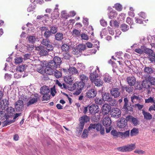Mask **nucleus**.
Segmentation results:
<instances>
[{
    "label": "nucleus",
    "instance_id": "nucleus-37",
    "mask_svg": "<svg viewBox=\"0 0 155 155\" xmlns=\"http://www.w3.org/2000/svg\"><path fill=\"white\" fill-rule=\"evenodd\" d=\"M49 30L52 34H54L57 31L58 28L55 26H51L50 27Z\"/></svg>",
    "mask_w": 155,
    "mask_h": 155
},
{
    "label": "nucleus",
    "instance_id": "nucleus-63",
    "mask_svg": "<svg viewBox=\"0 0 155 155\" xmlns=\"http://www.w3.org/2000/svg\"><path fill=\"white\" fill-rule=\"evenodd\" d=\"M153 53V52L152 53ZM152 54L153 53H152V54H150V56L149 57V59H150V61H151L152 62H153V61H154V62H155V58L153 56H152Z\"/></svg>",
    "mask_w": 155,
    "mask_h": 155
},
{
    "label": "nucleus",
    "instance_id": "nucleus-61",
    "mask_svg": "<svg viewBox=\"0 0 155 155\" xmlns=\"http://www.w3.org/2000/svg\"><path fill=\"white\" fill-rule=\"evenodd\" d=\"M134 152L138 154H143L145 153V151L140 150H137Z\"/></svg>",
    "mask_w": 155,
    "mask_h": 155
},
{
    "label": "nucleus",
    "instance_id": "nucleus-27",
    "mask_svg": "<svg viewBox=\"0 0 155 155\" xmlns=\"http://www.w3.org/2000/svg\"><path fill=\"white\" fill-rule=\"evenodd\" d=\"M145 78L147 79L149 81L152 85H155V78L151 77L150 75H145Z\"/></svg>",
    "mask_w": 155,
    "mask_h": 155
},
{
    "label": "nucleus",
    "instance_id": "nucleus-25",
    "mask_svg": "<svg viewBox=\"0 0 155 155\" xmlns=\"http://www.w3.org/2000/svg\"><path fill=\"white\" fill-rule=\"evenodd\" d=\"M142 114L143 115L144 118L146 120H150L152 118V115L149 112L145 111L144 110H142Z\"/></svg>",
    "mask_w": 155,
    "mask_h": 155
},
{
    "label": "nucleus",
    "instance_id": "nucleus-23",
    "mask_svg": "<svg viewBox=\"0 0 155 155\" xmlns=\"http://www.w3.org/2000/svg\"><path fill=\"white\" fill-rule=\"evenodd\" d=\"M40 93L42 94L48 93L50 91L49 88L46 86H44L41 87L40 89Z\"/></svg>",
    "mask_w": 155,
    "mask_h": 155
},
{
    "label": "nucleus",
    "instance_id": "nucleus-14",
    "mask_svg": "<svg viewBox=\"0 0 155 155\" xmlns=\"http://www.w3.org/2000/svg\"><path fill=\"white\" fill-rule=\"evenodd\" d=\"M79 120L80 121L79 125L81 126V127H83L84 126L85 123L89 121V118L88 116L85 115L80 117Z\"/></svg>",
    "mask_w": 155,
    "mask_h": 155
},
{
    "label": "nucleus",
    "instance_id": "nucleus-2",
    "mask_svg": "<svg viewBox=\"0 0 155 155\" xmlns=\"http://www.w3.org/2000/svg\"><path fill=\"white\" fill-rule=\"evenodd\" d=\"M134 51L135 52L140 54L145 53L151 54L153 52L152 50L147 48L143 45L141 46L140 48L135 49Z\"/></svg>",
    "mask_w": 155,
    "mask_h": 155
},
{
    "label": "nucleus",
    "instance_id": "nucleus-29",
    "mask_svg": "<svg viewBox=\"0 0 155 155\" xmlns=\"http://www.w3.org/2000/svg\"><path fill=\"white\" fill-rule=\"evenodd\" d=\"M128 100L127 98H125L124 99V107L126 109L128 110H131V107H130L128 104Z\"/></svg>",
    "mask_w": 155,
    "mask_h": 155
},
{
    "label": "nucleus",
    "instance_id": "nucleus-8",
    "mask_svg": "<svg viewBox=\"0 0 155 155\" xmlns=\"http://www.w3.org/2000/svg\"><path fill=\"white\" fill-rule=\"evenodd\" d=\"M111 117L117 118L120 117L121 112L119 109L117 108L113 109L110 112Z\"/></svg>",
    "mask_w": 155,
    "mask_h": 155
},
{
    "label": "nucleus",
    "instance_id": "nucleus-33",
    "mask_svg": "<svg viewBox=\"0 0 155 155\" xmlns=\"http://www.w3.org/2000/svg\"><path fill=\"white\" fill-rule=\"evenodd\" d=\"M52 35V33L48 29L46 30L44 34V36L46 38H49Z\"/></svg>",
    "mask_w": 155,
    "mask_h": 155
},
{
    "label": "nucleus",
    "instance_id": "nucleus-1",
    "mask_svg": "<svg viewBox=\"0 0 155 155\" xmlns=\"http://www.w3.org/2000/svg\"><path fill=\"white\" fill-rule=\"evenodd\" d=\"M94 71L91 73L90 76V80L92 82H94L95 85L97 86H100L102 85L103 84V81L101 80L100 78L97 74L96 70H94Z\"/></svg>",
    "mask_w": 155,
    "mask_h": 155
},
{
    "label": "nucleus",
    "instance_id": "nucleus-26",
    "mask_svg": "<svg viewBox=\"0 0 155 155\" xmlns=\"http://www.w3.org/2000/svg\"><path fill=\"white\" fill-rule=\"evenodd\" d=\"M130 136V131L127 130L125 132H120V136L122 139L128 137Z\"/></svg>",
    "mask_w": 155,
    "mask_h": 155
},
{
    "label": "nucleus",
    "instance_id": "nucleus-60",
    "mask_svg": "<svg viewBox=\"0 0 155 155\" xmlns=\"http://www.w3.org/2000/svg\"><path fill=\"white\" fill-rule=\"evenodd\" d=\"M84 127H81V126L79 125L78 127L77 128V131L78 132V134H81V132H82L83 129Z\"/></svg>",
    "mask_w": 155,
    "mask_h": 155
},
{
    "label": "nucleus",
    "instance_id": "nucleus-17",
    "mask_svg": "<svg viewBox=\"0 0 155 155\" xmlns=\"http://www.w3.org/2000/svg\"><path fill=\"white\" fill-rule=\"evenodd\" d=\"M111 109L110 105L107 104H105L102 107V112L105 114H108Z\"/></svg>",
    "mask_w": 155,
    "mask_h": 155
},
{
    "label": "nucleus",
    "instance_id": "nucleus-48",
    "mask_svg": "<svg viewBox=\"0 0 155 155\" xmlns=\"http://www.w3.org/2000/svg\"><path fill=\"white\" fill-rule=\"evenodd\" d=\"M56 83L61 88H66V84L64 83L60 82L58 81H57Z\"/></svg>",
    "mask_w": 155,
    "mask_h": 155
},
{
    "label": "nucleus",
    "instance_id": "nucleus-6",
    "mask_svg": "<svg viewBox=\"0 0 155 155\" xmlns=\"http://www.w3.org/2000/svg\"><path fill=\"white\" fill-rule=\"evenodd\" d=\"M39 97L37 94L35 95L33 97H31L28 100V101L26 103V105L27 107H29L31 105L36 103Z\"/></svg>",
    "mask_w": 155,
    "mask_h": 155
},
{
    "label": "nucleus",
    "instance_id": "nucleus-41",
    "mask_svg": "<svg viewBox=\"0 0 155 155\" xmlns=\"http://www.w3.org/2000/svg\"><path fill=\"white\" fill-rule=\"evenodd\" d=\"M80 79L84 82H86L88 80V78L84 74H81L80 76Z\"/></svg>",
    "mask_w": 155,
    "mask_h": 155
},
{
    "label": "nucleus",
    "instance_id": "nucleus-54",
    "mask_svg": "<svg viewBox=\"0 0 155 155\" xmlns=\"http://www.w3.org/2000/svg\"><path fill=\"white\" fill-rule=\"evenodd\" d=\"M23 61V59L21 57H18L16 58L15 59V63L16 64H18L21 62Z\"/></svg>",
    "mask_w": 155,
    "mask_h": 155
},
{
    "label": "nucleus",
    "instance_id": "nucleus-30",
    "mask_svg": "<svg viewBox=\"0 0 155 155\" xmlns=\"http://www.w3.org/2000/svg\"><path fill=\"white\" fill-rule=\"evenodd\" d=\"M15 113V110L14 108L12 107H8L7 110V113L8 116H12L13 114H14Z\"/></svg>",
    "mask_w": 155,
    "mask_h": 155
},
{
    "label": "nucleus",
    "instance_id": "nucleus-40",
    "mask_svg": "<svg viewBox=\"0 0 155 155\" xmlns=\"http://www.w3.org/2000/svg\"><path fill=\"white\" fill-rule=\"evenodd\" d=\"M70 48L69 46L66 44L63 45L61 47V50L64 51H66L69 50Z\"/></svg>",
    "mask_w": 155,
    "mask_h": 155
},
{
    "label": "nucleus",
    "instance_id": "nucleus-62",
    "mask_svg": "<svg viewBox=\"0 0 155 155\" xmlns=\"http://www.w3.org/2000/svg\"><path fill=\"white\" fill-rule=\"evenodd\" d=\"M133 89V87H127L126 88V91L128 92L129 93H130L132 92Z\"/></svg>",
    "mask_w": 155,
    "mask_h": 155
},
{
    "label": "nucleus",
    "instance_id": "nucleus-47",
    "mask_svg": "<svg viewBox=\"0 0 155 155\" xmlns=\"http://www.w3.org/2000/svg\"><path fill=\"white\" fill-rule=\"evenodd\" d=\"M143 87L148 89L150 87V85L148 84V82L147 81H143L142 84Z\"/></svg>",
    "mask_w": 155,
    "mask_h": 155
},
{
    "label": "nucleus",
    "instance_id": "nucleus-7",
    "mask_svg": "<svg viewBox=\"0 0 155 155\" xmlns=\"http://www.w3.org/2000/svg\"><path fill=\"white\" fill-rule=\"evenodd\" d=\"M145 102L147 103H153V105L150 106L148 110L150 112L152 110L155 111V100L153 97H150L148 99H145Z\"/></svg>",
    "mask_w": 155,
    "mask_h": 155
},
{
    "label": "nucleus",
    "instance_id": "nucleus-5",
    "mask_svg": "<svg viewBox=\"0 0 155 155\" xmlns=\"http://www.w3.org/2000/svg\"><path fill=\"white\" fill-rule=\"evenodd\" d=\"M110 92L111 95L114 98L118 97L121 94L120 89L118 88H112L110 90Z\"/></svg>",
    "mask_w": 155,
    "mask_h": 155
},
{
    "label": "nucleus",
    "instance_id": "nucleus-53",
    "mask_svg": "<svg viewBox=\"0 0 155 155\" xmlns=\"http://www.w3.org/2000/svg\"><path fill=\"white\" fill-rule=\"evenodd\" d=\"M42 97V99L44 100L48 101L50 99V96L48 94H44Z\"/></svg>",
    "mask_w": 155,
    "mask_h": 155
},
{
    "label": "nucleus",
    "instance_id": "nucleus-43",
    "mask_svg": "<svg viewBox=\"0 0 155 155\" xmlns=\"http://www.w3.org/2000/svg\"><path fill=\"white\" fill-rule=\"evenodd\" d=\"M28 40L29 42L33 44L34 43L36 40V38L35 36H31L28 38Z\"/></svg>",
    "mask_w": 155,
    "mask_h": 155
},
{
    "label": "nucleus",
    "instance_id": "nucleus-15",
    "mask_svg": "<svg viewBox=\"0 0 155 155\" xmlns=\"http://www.w3.org/2000/svg\"><path fill=\"white\" fill-rule=\"evenodd\" d=\"M126 119L127 121L131 122L134 126H137L139 124V121L138 119L131 116H127Z\"/></svg>",
    "mask_w": 155,
    "mask_h": 155
},
{
    "label": "nucleus",
    "instance_id": "nucleus-9",
    "mask_svg": "<svg viewBox=\"0 0 155 155\" xmlns=\"http://www.w3.org/2000/svg\"><path fill=\"white\" fill-rule=\"evenodd\" d=\"M88 107L89 111L91 114H95L98 113L99 111V107L97 104H92Z\"/></svg>",
    "mask_w": 155,
    "mask_h": 155
},
{
    "label": "nucleus",
    "instance_id": "nucleus-19",
    "mask_svg": "<svg viewBox=\"0 0 155 155\" xmlns=\"http://www.w3.org/2000/svg\"><path fill=\"white\" fill-rule=\"evenodd\" d=\"M127 121L124 118H122L117 122V126L120 128H124L127 125Z\"/></svg>",
    "mask_w": 155,
    "mask_h": 155
},
{
    "label": "nucleus",
    "instance_id": "nucleus-4",
    "mask_svg": "<svg viewBox=\"0 0 155 155\" xmlns=\"http://www.w3.org/2000/svg\"><path fill=\"white\" fill-rule=\"evenodd\" d=\"M135 145L131 144L123 147H120L117 148L119 151L122 152L130 151L132 150L135 148Z\"/></svg>",
    "mask_w": 155,
    "mask_h": 155
},
{
    "label": "nucleus",
    "instance_id": "nucleus-35",
    "mask_svg": "<svg viewBox=\"0 0 155 155\" xmlns=\"http://www.w3.org/2000/svg\"><path fill=\"white\" fill-rule=\"evenodd\" d=\"M139 131L138 129L133 128L130 131V136H132L137 135Z\"/></svg>",
    "mask_w": 155,
    "mask_h": 155
},
{
    "label": "nucleus",
    "instance_id": "nucleus-59",
    "mask_svg": "<svg viewBox=\"0 0 155 155\" xmlns=\"http://www.w3.org/2000/svg\"><path fill=\"white\" fill-rule=\"evenodd\" d=\"M96 124H91L88 128L89 130H90L93 129H94L96 127Z\"/></svg>",
    "mask_w": 155,
    "mask_h": 155
},
{
    "label": "nucleus",
    "instance_id": "nucleus-12",
    "mask_svg": "<svg viewBox=\"0 0 155 155\" xmlns=\"http://www.w3.org/2000/svg\"><path fill=\"white\" fill-rule=\"evenodd\" d=\"M42 44L46 46V48L48 51H51L53 49V47L51 45V42L47 39H43L42 42Z\"/></svg>",
    "mask_w": 155,
    "mask_h": 155
},
{
    "label": "nucleus",
    "instance_id": "nucleus-45",
    "mask_svg": "<svg viewBox=\"0 0 155 155\" xmlns=\"http://www.w3.org/2000/svg\"><path fill=\"white\" fill-rule=\"evenodd\" d=\"M81 31H79L76 29H74L72 31V35L77 36L80 35Z\"/></svg>",
    "mask_w": 155,
    "mask_h": 155
},
{
    "label": "nucleus",
    "instance_id": "nucleus-11",
    "mask_svg": "<svg viewBox=\"0 0 155 155\" xmlns=\"http://www.w3.org/2000/svg\"><path fill=\"white\" fill-rule=\"evenodd\" d=\"M15 107L17 111L20 112L22 111L23 107V101L21 100H19L16 102Z\"/></svg>",
    "mask_w": 155,
    "mask_h": 155
},
{
    "label": "nucleus",
    "instance_id": "nucleus-38",
    "mask_svg": "<svg viewBox=\"0 0 155 155\" xmlns=\"http://www.w3.org/2000/svg\"><path fill=\"white\" fill-rule=\"evenodd\" d=\"M25 67L24 65H21L18 66L16 68V70L17 71L21 72L24 71L25 69Z\"/></svg>",
    "mask_w": 155,
    "mask_h": 155
},
{
    "label": "nucleus",
    "instance_id": "nucleus-20",
    "mask_svg": "<svg viewBox=\"0 0 155 155\" xmlns=\"http://www.w3.org/2000/svg\"><path fill=\"white\" fill-rule=\"evenodd\" d=\"M131 101L133 103H141L143 101V99L141 98L139 96H136L134 95L131 97Z\"/></svg>",
    "mask_w": 155,
    "mask_h": 155
},
{
    "label": "nucleus",
    "instance_id": "nucleus-42",
    "mask_svg": "<svg viewBox=\"0 0 155 155\" xmlns=\"http://www.w3.org/2000/svg\"><path fill=\"white\" fill-rule=\"evenodd\" d=\"M104 80L105 82L110 83L111 82V77L107 75H105L104 78Z\"/></svg>",
    "mask_w": 155,
    "mask_h": 155
},
{
    "label": "nucleus",
    "instance_id": "nucleus-39",
    "mask_svg": "<svg viewBox=\"0 0 155 155\" xmlns=\"http://www.w3.org/2000/svg\"><path fill=\"white\" fill-rule=\"evenodd\" d=\"M120 132H117L115 130H112L111 132V134L113 135L114 137H117L120 136Z\"/></svg>",
    "mask_w": 155,
    "mask_h": 155
},
{
    "label": "nucleus",
    "instance_id": "nucleus-13",
    "mask_svg": "<svg viewBox=\"0 0 155 155\" xmlns=\"http://www.w3.org/2000/svg\"><path fill=\"white\" fill-rule=\"evenodd\" d=\"M63 70L64 72L70 75L75 74L78 73V70L74 67H70L68 70L63 69Z\"/></svg>",
    "mask_w": 155,
    "mask_h": 155
},
{
    "label": "nucleus",
    "instance_id": "nucleus-49",
    "mask_svg": "<svg viewBox=\"0 0 155 155\" xmlns=\"http://www.w3.org/2000/svg\"><path fill=\"white\" fill-rule=\"evenodd\" d=\"M115 7L116 10L119 11H121L122 8L121 5L118 3L115 5Z\"/></svg>",
    "mask_w": 155,
    "mask_h": 155
},
{
    "label": "nucleus",
    "instance_id": "nucleus-31",
    "mask_svg": "<svg viewBox=\"0 0 155 155\" xmlns=\"http://www.w3.org/2000/svg\"><path fill=\"white\" fill-rule=\"evenodd\" d=\"M55 38L58 41L61 40L63 39V34L61 33H57L55 35Z\"/></svg>",
    "mask_w": 155,
    "mask_h": 155
},
{
    "label": "nucleus",
    "instance_id": "nucleus-10",
    "mask_svg": "<svg viewBox=\"0 0 155 155\" xmlns=\"http://www.w3.org/2000/svg\"><path fill=\"white\" fill-rule=\"evenodd\" d=\"M56 68L53 66H50L49 62L48 66L45 69V72L48 75H52L54 74V70Z\"/></svg>",
    "mask_w": 155,
    "mask_h": 155
},
{
    "label": "nucleus",
    "instance_id": "nucleus-22",
    "mask_svg": "<svg viewBox=\"0 0 155 155\" xmlns=\"http://www.w3.org/2000/svg\"><path fill=\"white\" fill-rule=\"evenodd\" d=\"M127 80L128 84L130 86H133L136 83V79L133 76L128 77L127 78Z\"/></svg>",
    "mask_w": 155,
    "mask_h": 155
},
{
    "label": "nucleus",
    "instance_id": "nucleus-28",
    "mask_svg": "<svg viewBox=\"0 0 155 155\" xmlns=\"http://www.w3.org/2000/svg\"><path fill=\"white\" fill-rule=\"evenodd\" d=\"M144 71V73L146 74V75H150V74L154 73V71L151 68L149 67H145Z\"/></svg>",
    "mask_w": 155,
    "mask_h": 155
},
{
    "label": "nucleus",
    "instance_id": "nucleus-24",
    "mask_svg": "<svg viewBox=\"0 0 155 155\" xmlns=\"http://www.w3.org/2000/svg\"><path fill=\"white\" fill-rule=\"evenodd\" d=\"M74 79L71 75H66L64 77V81L67 83L71 84V83Z\"/></svg>",
    "mask_w": 155,
    "mask_h": 155
},
{
    "label": "nucleus",
    "instance_id": "nucleus-56",
    "mask_svg": "<svg viewBox=\"0 0 155 155\" xmlns=\"http://www.w3.org/2000/svg\"><path fill=\"white\" fill-rule=\"evenodd\" d=\"M110 102V105L111 106H115L116 104V100L115 99H113L112 98V100L110 101H109Z\"/></svg>",
    "mask_w": 155,
    "mask_h": 155
},
{
    "label": "nucleus",
    "instance_id": "nucleus-3",
    "mask_svg": "<svg viewBox=\"0 0 155 155\" xmlns=\"http://www.w3.org/2000/svg\"><path fill=\"white\" fill-rule=\"evenodd\" d=\"M61 62V59L59 57L56 56L54 57L53 60L49 62L50 66H53L56 68L59 66Z\"/></svg>",
    "mask_w": 155,
    "mask_h": 155
},
{
    "label": "nucleus",
    "instance_id": "nucleus-57",
    "mask_svg": "<svg viewBox=\"0 0 155 155\" xmlns=\"http://www.w3.org/2000/svg\"><path fill=\"white\" fill-rule=\"evenodd\" d=\"M57 93L56 91L55 87H54L51 88V95L53 96H54L55 95V94Z\"/></svg>",
    "mask_w": 155,
    "mask_h": 155
},
{
    "label": "nucleus",
    "instance_id": "nucleus-34",
    "mask_svg": "<svg viewBox=\"0 0 155 155\" xmlns=\"http://www.w3.org/2000/svg\"><path fill=\"white\" fill-rule=\"evenodd\" d=\"M109 18L110 19L115 18L117 16V14L115 11H112L110 12L108 14Z\"/></svg>",
    "mask_w": 155,
    "mask_h": 155
},
{
    "label": "nucleus",
    "instance_id": "nucleus-21",
    "mask_svg": "<svg viewBox=\"0 0 155 155\" xmlns=\"http://www.w3.org/2000/svg\"><path fill=\"white\" fill-rule=\"evenodd\" d=\"M111 123V121L110 117L107 116L104 117L103 120V124L105 127L110 126Z\"/></svg>",
    "mask_w": 155,
    "mask_h": 155
},
{
    "label": "nucleus",
    "instance_id": "nucleus-46",
    "mask_svg": "<svg viewBox=\"0 0 155 155\" xmlns=\"http://www.w3.org/2000/svg\"><path fill=\"white\" fill-rule=\"evenodd\" d=\"M88 134V131L86 129H85L83 130L81 137L83 138H86L87 137Z\"/></svg>",
    "mask_w": 155,
    "mask_h": 155
},
{
    "label": "nucleus",
    "instance_id": "nucleus-51",
    "mask_svg": "<svg viewBox=\"0 0 155 155\" xmlns=\"http://www.w3.org/2000/svg\"><path fill=\"white\" fill-rule=\"evenodd\" d=\"M39 54L41 56H45L48 54V52L45 49H41L40 50Z\"/></svg>",
    "mask_w": 155,
    "mask_h": 155
},
{
    "label": "nucleus",
    "instance_id": "nucleus-16",
    "mask_svg": "<svg viewBox=\"0 0 155 155\" xmlns=\"http://www.w3.org/2000/svg\"><path fill=\"white\" fill-rule=\"evenodd\" d=\"M97 94V91L94 89H91L89 90L86 93L87 96L90 98L94 97Z\"/></svg>",
    "mask_w": 155,
    "mask_h": 155
},
{
    "label": "nucleus",
    "instance_id": "nucleus-58",
    "mask_svg": "<svg viewBox=\"0 0 155 155\" xmlns=\"http://www.w3.org/2000/svg\"><path fill=\"white\" fill-rule=\"evenodd\" d=\"M64 58L66 59H69L71 58V56L69 53L66 52L63 54Z\"/></svg>",
    "mask_w": 155,
    "mask_h": 155
},
{
    "label": "nucleus",
    "instance_id": "nucleus-50",
    "mask_svg": "<svg viewBox=\"0 0 155 155\" xmlns=\"http://www.w3.org/2000/svg\"><path fill=\"white\" fill-rule=\"evenodd\" d=\"M54 74L55 77L57 78L61 77L62 76L61 72L58 71H54Z\"/></svg>",
    "mask_w": 155,
    "mask_h": 155
},
{
    "label": "nucleus",
    "instance_id": "nucleus-52",
    "mask_svg": "<svg viewBox=\"0 0 155 155\" xmlns=\"http://www.w3.org/2000/svg\"><path fill=\"white\" fill-rule=\"evenodd\" d=\"M12 122L13 121L12 120H8L7 119L6 120L3 122V123L4 124L3 127L7 126L8 125H9L12 123Z\"/></svg>",
    "mask_w": 155,
    "mask_h": 155
},
{
    "label": "nucleus",
    "instance_id": "nucleus-55",
    "mask_svg": "<svg viewBox=\"0 0 155 155\" xmlns=\"http://www.w3.org/2000/svg\"><path fill=\"white\" fill-rule=\"evenodd\" d=\"M86 48L85 45L83 44H79L78 45V49L81 51L84 50Z\"/></svg>",
    "mask_w": 155,
    "mask_h": 155
},
{
    "label": "nucleus",
    "instance_id": "nucleus-32",
    "mask_svg": "<svg viewBox=\"0 0 155 155\" xmlns=\"http://www.w3.org/2000/svg\"><path fill=\"white\" fill-rule=\"evenodd\" d=\"M94 101L95 103L97 104L101 105L103 104V100L101 98L96 97L94 99Z\"/></svg>",
    "mask_w": 155,
    "mask_h": 155
},
{
    "label": "nucleus",
    "instance_id": "nucleus-36",
    "mask_svg": "<svg viewBox=\"0 0 155 155\" xmlns=\"http://www.w3.org/2000/svg\"><path fill=\"white\" fill-rule=\"evenodd\" d=\"M120 28L124 32L126 31L129 29V26L124 24H122L120 25Z\"/></svg>",
    "mask_w": 155,
    "mask_h": 155
},
{
    "label": "nucleus",
    "instance_id": "nucleus-18",
    "mask_svg": "<svg viewBox=\"0 0 155 155\" xmlns=\"http://www.w3.org/2000/svg\"><path fill=\"white\" fill-rule=\"evenodd\" d=\"M111 96L109 93L105 92L102 94V98L104 101L109 102L112 100Z\"/></svg>",
    "mask_w": 155,
    "mask_h": 155
},
{
    "label": "nucleus",
    "instance_id": "nucleus-64",
    "mask_svg": "<svg viewBox=\"0 0 155 155\" xmlns=\"http://www.w3.org/2000/svg\"><path fill=\"white\" fill-rule=\"evenodd\" d=\"M102 127V126L100 125H99L98 124H96V127L95 128H96L97 130H100Z\"/></svg>",
    "mask_w": 155,
    "mask_h": 155
},
{
    "label": "nucleus",
    "instance_id": "nucleus-44",
    "mask_svg": "<svg viewBox=\"0 0 155 155\" xmlns=\"http://www.w3.org/2000/svg\"><path fill=\"white\" fill-rule=\"evenodd\" d=\"M80 36L82 40H88L89 39V36L84 33H82Z\"/></svg>",
    "mask_w": 155,
    "mask_h": 155
}]
</instances>
